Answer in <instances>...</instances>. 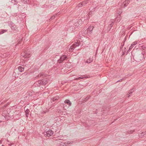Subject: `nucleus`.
<instances>
[{"label":"nucleus","instance_id":"obj_5","mask_svg":"<svg viewBox=\"0 0 146 146\" xmlns=\"http://www.w3.org/2000/svg\"><path fill=\"white\" fill-rule=\"evenodd\" d=\"M129 1H124L122 4L121 7L122 8L123 7H125L127 6V5L129 3Z\"/></svg>","mask_w":146,"mask_h":146},{"label":"nucleus","instance_id":"obj_35","mask_svg":"<svg viewBox=\"0 0 146 146\" xmlns=\"http://www.w3.org/2000/svg\"><path fill=\"white\" fill-rule=\"evenodd\" d=\"M119 15L121 13H122V12L121 11H119Z\"/></svg>","mask_w":146,"mask_h":146},{"label":"nucleus","instance_id":"obj_42","mask_svg":"<svg viewBox=\"0 0 146 146\" xmlns=\"http://www.w3.org/2000/svg\"><path fill=\"white\" fill-rule=\"evenodd\" d=\"M126 82H125L124 84H125L126 83Z\"/></svg>","mask_w":146,"mask_h":146},{"label":"nucleus","instance_id":"obj_7","mask_svg":"<svg viewBox=\"0 0 146 146\" xmlns=\"http://www.w3.org/2000/svg\"><path fill=\"white\" fill-rule=\"evenodd\" d=\"M80 45V41L79 40H77L76 42H75L72 45V46L74 47L75 48L79 46Z\"/></svg>","mask_w":146,"mask_h":146},{"label":"nucleus","instance_id":"obj_12","mask_svg":"<svg viewBox=\"0 0 146 146\" xmlns=\"http://www.w3.org/2000/svg\"><path fill=\"white\" fill-rule=\"evenodd\" d=\"M95 10V8H94V9H92V11H91L90 12L88 13V17L87 18V19L89 18L90 15H91L92 14H93L94 13Z\"/></svg>","mask_w":146,"mask_h":146},{"label":"nucleus","instance_id":"obj_19","mask_svg":"<svg viewBox=\"0 0 146 146\" xmlns=\"http://www.w3.org/2000/svg\"><path fill=\"white\" fill-rule=\"evenodd\" d=\"M113 25V23L112 22L111 24L108 25V29L109 31L111 29V28L112 27Z\"/></svg>","mask_w":146,"mask_h":146},{"label":"nucleus","instance_id":"obj_23","mask_svg":"<svg viewBox=\"0 0 146 146\" xmlns=\"http://www.w3.org/2000/svg\"><path fill=\"white\" fill-rule=\"evenodd\" d=\"M84 78H86V77L85 76L83 77H78V78H75V80H79L80 79H83Z\"/></svg>","mask_w":146,"mask_h":146},{"label":"nucleus","instance_id":"obj_11","mask_svg":"<svg viewBox=\"0 0 146 146\" xmlns=\"http://www.w3.org/2000/svg\"><path fill=\"white\" fill-rule=\"evenodd\" d=\"M137 43V42L135 41L133 42L131 45V46L129 47V49H132L134 46Z\"/></svg>","mask_w":146,"mask_h":146},{"label":"nucleus","instance_id":"obj_25","mask_svg":"<svg viewBox=\"0 0 146 146\" xmlns=\"http://www.w3.org/2000/svg\"><path fill=\"white\" fill-rule=\"evenodd\" d=\"M88 3V1H83L82 3H81L82 4H83V5L84 6L86 4H87Z\"/></svg>","mask_w":146,"mask_h":146},{"label":"nucleus","instance_id":"obj_16","mask_svg":"<svg viewBox=\"0 0 146 146\" xmlns=\"http://www.w3.org/2000/svg\"><path fill=\"white\" fill-rule=\"evenodd\" d=\"M18 70L20 72H22L24 70V68L21 66H19L18 67Z\"/></svg>","mask_w":146,"mask_h":146},{"label":"nucleus","instance_id":"obj_24","mask_svg":"<svg viewBox=\"0 0 146 146\" xmlns=\"http://www.w3.org/2000/svg\"><path fill=\"white\" fill-rule=\"evenodd\" d=\"M10 110H11V109H10V108H9L7 109V113L9 115V116H10L11 115L10 114V112H11Z\"/></svg>","mask_w":146,"mask_h":146},{"label":"nucleus","instance_id":"obj_15","mask_svg":"<svg viewBox=\"0 0 146 146\" xmlns=\"http://www.w3.org/2000/svg\"><path fill=\"white\" fill-rule=\"evenodd\" d=\"M93 59L92 58H89L86 61V62L90 63L91 62H92Z\"/></svg>","mask_w":146,"mask_h":146},{"label":"nucleus","instance_id":"obj_31","mask_svg":"<svg viewBox=\"0 0 146 146\" xmlns=\"http://www.w3.org/2000/svg\"><path fill=\"white\" fill-rule=\"evenodd\" d=\"M90 97V96H89V97H86L85 99V100H84L85 102L87 101L89 99Z\"/></svg>","mask_w":146,"mask_h":146},{"label":"nucleus","instance_id":"obj_6","mask_svg":"<svg viewBox=\"0 0 146 146\" xmlns=\"http://www.w3.org/2000/svg\"><path fill=\"white\" fill-rule=\"evenodd\" d=\"M10 27L11 29L13 30L16 31L17 30V27L13 23H12L11 24Z\"/></svg>","mask_w":146,"mask_h":146},{"label":"nucleus","instance_id":"obj_36","mask_svg":"<svg viewBox=\"0 0 146 146\" xmlns=\"http://www.w3.org/2000/svg\"><path fill=\"white\" fill-rule=\"evenodd\" d=\"M2 142V140H0V144H1Z\"/></svg>","mask_w":146,"mask_h":146},{"label":"nucleus","instance_id":"obj_26","mask_svg":"<svg viewBox=\"0 0 146 146\" xmlns=\"http://www.w3.org/2000/svg\"><path fill=\"white\" fill-rule=\"evenodd\" d=\"M58 99H59L58 97H56L54 98H53L52 99L53 101H56L57 100H58Z\"/></svg>","mask_w":146,"mask_h":146},{"label":"nucleus","instance_id":"obj_30","mask_svg":"<svg viewBox=\"0 0 146 146\" xmlns=\"http://www.w3.org/2000/svg\"><path fill=\"white\" fill-rule=\"evenodd\" d=\"M133 131H134L130 130V131H128L127 133H128V134H131L132 133Z\"/></svg>","mask_w":146,"mask_h":146},{"label":"nucleus","instance_id":"obj_14","mask_svg":"<svg viewBox=\"0 0 146 146\" xmlns=\"http://www.w3.org/2000/svg\"><path fill=\"white\" fill-rule=\"evenodd\" d=\"M134 91L133 89L130 90L128 92L129 94H127V95L128 97H129L131 95V94Z\"/></svg>","mask_w":146,"mask_h":146},{"label":"nucleus","instance_id":"obj_20","mask_svg":"<svg viewBox=\"0 0 146 146\" xmlns=\"http://www.w3.org/2000/svg\"><path fill=\"white\" fill-rule=\"evenodd\" d=\"M74 47H73L72 45L70 46L69 49V51L70 52H72L73 50L75 48Z\"/></svg>","mask_w":146,"mask_h":146},{"label":"nucleus","instance_id":"obj_45","mask_svg":"<svg viewBox=\"0 0 146 146\" xmlns=\"http://www.w3.org/2000/svg\"><path fill=\"white\" fill-rule=\"evenodd\" d=\"M141 56H143V54H141Z\"/></svg>","mask_w":146,"mask_h":146},{"label":"nucleus","instance_id":"obj_44","mask_svg":"<svg viewBox=\"0 0 146 146\" xmlns=\"http://www.w3.org/2000/svg\"><path fill=\"white\" fill-rule=\"evenodd\" d=\"M129 50L127 51V52H128V51H129Z\"/></svg>","mask_w":146,"mask_h":146},{"label":"nucleus","instance_id":"obj_34","mask_svg":"<svg viewBox=\"0 0 146 146\" xmlns=\"http://www.w3.org/2000/svg\"><path fill=\"white\" fill-rule=\"evenodd\" d=\"M145 48V46H142V48L143 49H144Z\"/></svg>","mask_w":146,"mask_h":146},{"label":"nucleus","instance_id":"obj_17","mask_svg":"<svg viewBox=\"0 0 146 146\" xmlns=\"http://www.w3.org/2000/svg\"><path fill=\"white\" fill-rule=\"evenodd\" d=\"M26 113V116L27 117H28L29 116V110L28 109L26 110L25 111Z\"/></svg>","mask_w":146,"mask_h":146},{"label":"nucleus","instance_id":"obj_3","mask_svg":"<svg viewBox=\"0 0 146 146\" xmlns=\"http://www.w3.org/2000/svg\"><path fill=\"white\" fill-rule=\"evenodd\" d=\"M21 56H22V58H29L30 56V55L29 54L27 53V51H25L21 53Z\"/></svg>","mask_w":146,"mask_h":146},{"label":"nucleus","instance_id":"obj_2","mask_svg":"<svg viewBox=\"0 0 146 146\" xmlns=\"http://www.w3.org/2000/svg\"><path fill=\"white\" fill-rule=\"evenodd\" d=\"M67 58V56L66 55H62L60 57V59L58 60V62L59 63H61L63 62L64 60H66Z\"/></svg>","mask_w":146,"mask_h":146},{"label":"nucleus","instance_id":"obj_33","mask_svg":"<svg viewBox=\"0 0 146 146\" xmlns=\"http://www.w3.org/2000/svg\"><path fill=\"white\" fill-rule=\"evenodd\" d=\"M125 78H123L122 79H121V80H119V82H121L123 80H124V79H125Z\"/></svg>","mask_w":146,"mask_h":146},{"label":"nucleus","instance_id":"obj_1","mask_svg":"<svg viewBox=\"0 0 146 146\" xmlns=\"http://www.w3.org/2000/svg\"><path fill=\"white\" fill-rule=\"evenodd\" d=\"M54 133V131L51 130L45 132L44 133V134L45 136L50 137Z\"/></svg>","mask_w":146,"mask_h":146},{"label":"nucleus","instance_id":"obj_13","mask_svg":"<svg viewBox=\"0 0 146 146\" xmlns=\"http://www.w3.org/2000/svg\"><path fill=\"white\" fill-rule=\"evenodd\" d=\"M64 102L66 104H67L69 106L71 105L72 103L69 100H66L64 101Z\"/></svg>","mask_w":146,"mask_h":146},{"label":"nucleus","instance_id":"obj_37","mask_svg":"<svg viewBox=\"0 0 146 146\" xmlns=\"http://www.w3.org/2000/svg\"><path fill=\"white\" fill-rule=\"evenodd\" d=\"M13 144V143H11V144H9V145L11 146V145H12Z\"/></svg>","mask_w":146,"mask_h":146},{"label":"nucleus","instance_id":"obj_43","mask_svg":"<svg viewBox=\"0 0 146 146\" xmlns=\"http://www.w3.org/2000/svg\"><path fill=\"white\" fill-rule=\"evenodd\" d=\"M1 146H5L3 145H2Z\"/></svg>","mask_w":146,"mask_h":146},{"label":"nucleus","instance_id":"obj_27","mask_svg":"<svg viewBox=\"0 0 146 146\" xmlns=\"http://www.w3.org/2000/svg\"><path fill=\"white\" fill-rule=\"evenodd\" d=\"M78 7H83L84 6L83 5V4H82L81 3H79L78 4Z\"/></svg>","mask_w":146,"mask_h":146},{"label":"nucleus","instance_id":"obj_22","mask_svg":"<svg viewBox=\"0 0 146 146\" xmlns=\"http://www.w3.org/2000/svg\"><path fill=\"white\" fill-rule=\"evenodd\" d=\"M7 31V30H1L0 31V35Z\"/></svg>","mask_w":146,"mask_h":146},{"label":"nucleus","instance_id":"obj_41","mask_svg":"<svg viewBox=\"0 0 146 146\" xmlns=\"http://www.w3.org/2000/svg\"><path fill=\"white\" fill-rule=\"evenodd\" d=\"M25 2H27V0H24Z\"/></svg>","mask_w":146,"mask_h":146},{"label":"nucleus","instance_id":"obj_18","mask_svg":"<svg viewBox=\"0 0 146 146\" xmlns=\"http://www.w3.org/2000/svg\"><path fill=\"white\" fill-rule=\"evenodd\" d=\"M48 82V80H45L42 81V85H45Z\"/></svg>","mask_w":146,"mask_h":146},{"label":"nucleus","instance_id":"obj_28","mask_svg":"<svg viewBox=\"0 0 146 146\" xmlns=\"http://www.w3.org/2000/svg\"><path fill=\"white\" fill-rule=\"evenodd\" d=\"M126 37H125V39H124V41H123L124 42L123 43V44L120 47V49H121V48H122V47L124 45V42H125V41L126 40Z\"/></svg>","mask_w":146,"mask_h":146},{"label":"nucleus","instance_id":"obj_32","mask_svg":"<svg viewBox=\"0 0 146 146\" xmlns=\"http://www.w3.org/2000/svg\"><path fill=\"white\" fill-rule=\"evenodd\" d=\"M122 51L123 52V54H122V56H123V55H124V54H125V50H122Z\"/></svg>","mask_w":146,"mask_h":146},{"label":"nucleus","instance_id":"obj_8","mask_svg":"<svg viewBox=\"0 0 146 146\" xmlns=\"http://www.w3.org/2000/svg\"><path fill=\"white\" fill-rule=\"evenodd\" d=\"M34 84L36 85L37 84L38 86H40V85H42V80H38V81L35 83Z\"/></svg>","mask_w":146,"mask_h":146},{"label":"nucleus","instance_id":"obj_4","mask_svg":"<svg viewBox=\"0 0 146 146\" xmlns=\"http://www.w3.org/2000/svg\"><path fill=\"white\" fill-rule=\"evenodd\" d=\"M82 19H79L76 22H75L74 25L75 26L78 27L82 24Z\"/></svg>","mask_w":146,"mask_h":146},{"label":"nucleus","instance_id":"obj_39","mask_svg":"<svg viewBox=\"0 0 146 146\" xmlns=\"http://www.w3.org/2000/svg\"><path fill=\"white\" fill-rule=\"evenodd\" d=\"M15 1L14 0H12L11 2L12 3H13V1Z\"/></svg>","mask_w":146,"mask_h":146},{"label":"nucleus","instance_id":"obj_40","mask_svg":"<svg viewBox=\"0 0 146 146\" xmlns=\"http://www.w3.org/2000/svg\"><path fill=\"white\" fill-rule=\"evenodd\" d=\"M6 106H4L3 108H5L6 107Z\"/></svg>","mask_w":146,"mask_h":146},{"label":"nucleus","instance_id":"obj_21","mask_svg":"<svg viewBox=\"0 0 146 146\" xmlns=\"http://www.w3.org/2000/svg\"><path fill=\"white\" fill-rule=\"evenodd\" d=\"M45 76V75H44V74L41 73L39 74L38 76H37V77L38 78L39 77H43Z\"/></svg>","mask_w":146,"mask_h":146},{"label":"nucleus","instance_id":"obj_10","mask_svg":"<svg viewBox=\"0 0 146 146\" xmlns=\"http://www.w3.org/2000/svg\"><path fill=\"white\" fill-rule=\"evenodd\" d=\"M94 28V27L93 26H90L88 28V31L90 33H92V31Z\"/></svg>","mask_w":146,"mask_h":146},{"label":"nucleus","instance_id":"obj_29","mask_svg":"<svg viewBox=\"0 0 146 146\" xmlns=\"http://www.w3.org/2000/svg\"><path fill=\"white\" fill-rule=\"evenodd\" d=\"M57 16L56 14H55L53 15V16H52L51 17L50 19H53L54 18H55L56 16Z\"/></svg>","mask_w":146,"mask_h":146},{"label":"nucleus","instance_id":"obj_9","mask_svg":"<svg viewBox=\"0 0 146 146\" xmlns=\"http://www.w3.org/2000/svg\"><path fill=\"white\" fill-rule=\"evenodd\" d=\"M146 135V131L143 132L139 134V136L140 137H145Z\"/></svg>","mask_w":146,"mask_h":146},{"label":"nucleus","instance_id":"obj_38","mask_svg":"<svg viewBox=\"0 0 146 146\" xmlns=\"http://www.w3.org/2000/svg\"><path fill=\"white\" fill-rule=\"evenodd\" d=\"M70 142L69 141H68V142H67V144H70Z\"/></svg>","mask_w":146,"mask_h":146}]
</instances>
